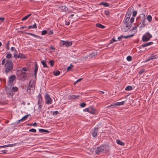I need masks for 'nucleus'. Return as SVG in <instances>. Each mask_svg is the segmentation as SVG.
I'll return each mask as SVG.
<instances>
[{
    "label": "nucleus",
    "instance_id": "nucleus-1",
    "mask_svg": "<svg viewBox=\"0 0 158 158\" xmlns=\"http://www.w3.org/2000/svg\"><path fill=\"white\" fill-rule=\"evenodd\" d=\"M13 68V63L12 60L7 59L4 65V72L7 73L12 71Z\"/></svg>",
    "mask_w": 158,
    "mask_h": 158
},
{
    "label": "nucleus",
    "instance_id": "nucleus-2",
    "mask_svg": "<svg viewBox=\"0 0 158 158\" xmlns=\"http://www.w3.org/2000/svg\"><path fill=\"white\" fill-rule=\"evenodd\" d=\"M108 148V146L107 145H102L96 148L95 153L97 155H99L102 152H107L109 151Z\"/></svg>",
    "mask_w": 158,
    "mask_h": 158
},
{
    "label": "nucleus",
    "instance_id": "nucleus-3",
    "mask_svg": "<svg viewBox=\"0 0 158 158\" xmlns=\"http://www.w3.org/2000/svg\"><path fill=\"white\" fill-rule=\"evenodd\" d=\"M134 18L132 17L130 19V21L127 22V25L128 26V27L127 26V25L126 24H124V25L122 28V30L123 32H127L130 29L132 26V23L134 21Z\"/></svg>",
    "mask_w": 158,
    "mask_h": 158
},
{
    "label": "nucleus",
    "instance_id": "nucleus-4",
    "mask_svg": "<svg viewBox=\"0 0 158 158\" xmlns=\"http://www.w3.org/2000/svg\"><path fill=\"white\" fill-rule=\"evenodd\" d=\"M136 20L140 22H142V24L140 27H144L145 26L146 21L145 18V15L144 14L142 13L140 14L139 16L137 18Z\"/></svg>",
    "mask_w": 158,
    "mask_h": 158
},
{
    "label": "nucleus",
    "instance_id": "nucleus-5",
    "mask_svg": "<svg viewBox=\"0 0 158 158\" xmlns=\"http://www.w3.org/2000/svg\"><path fill=\"white\" fill-rule=\"evenodd\" d=\"M31 81H30L27 89V92L29 94L33 93L35 88L34 82H33L32 83H31Z\"/></svg>",
    "mask_w": 158,
    "mask_h": 158
},
{
    "label": "nucleus",
    "instance_id": "nucleus-6",
    "mask_svg": "<svg viewBox=\"0 0 158 158\" xmlns=\"http://www.w3.org/2000/svg\"><path fill=\"white\" fill-rule=\"evenodd\" d=\"M152 37V35L149 32H147L143 36L142 40L143 42H146L149 41Z\"/></svg>",
    "mask_w": 158,
    "mask_h": 158
},
{
    "label": "nucleus",
    "instance_id": "nucleus-7",
    "mask_svg": "<svg viewBox=\"0 0 158 158\" xmlns=\"http://www.w3.org/2000/svg\"><path fill=\"white\" fill-rule=\"evenodd\" d=\"M6 92L8 97L10 98H12L13 95L14 94V93L12 92V90L10 88H9L7 89L6 90Z\"/></svg>",
    "mask_w": 158,
    "mask_h": 158
},
{
    "label": "nucleus",
    "instance_id": "nucleus-8",
    "mask_svg": "<svg viewBox=\"0 0 158 158\" xmlns=\"http://www.w3.org/2000/svg\"><path fill=\"white\" fill-rule=\"evenodd\" d=\"M18 76L19 77L20 79L25 78L26 77V73L24 72H22L20 71L18 73Z\"/></svg>",
    "mask_w": 158,
    "mask_h": 158
},
{
    "label": "nucleus",
    "instance_id": "nucleus-9",
    "mask_svg": "<svg viewBox=\"0 0 158 158\" xmlns=\"http://www.w3.org/2000/svg\"><path fill=\"white\" fill-rule=\"evenodd\" d=\"M134 9L133 7H130L128 9V11L127 12L126 14L125 15L126 17H130L132 12L133 11Z\"/></svg>",
    "mask_w": 158,
    "mask_h": 158
},
{
    "label": "nucleus",
    "instance_id": "nucleus-10",
    "mask_svg": "<svg viewBox=\"0 0 158 158\" xmlns=\"http://www.w3.org/2000/svg\"><path fill=\"white\" fill-rule=\"evenodd\" d=\"M157 55H154L153 54H152L151 55L150 57L147 60H146L145 61H144V62H147L151 60L156 59L157 58H158V56H157Z\"/></svg>",
    "mask_w": 158,
    "mask_h": 158
},
{
    "label": "nucleus",
    "instance_id": "nucleus-11",
    "mask_svg": "<svg viewBox=\"0 0 158 158\" xmlns=\"http://www.w3.org/2000/svg\"><path fill=\"white\" fill-rule=\"evenodd\" d=\"M16 77L15 75H12L9 77V83L12 84L14 80L16 79Z\"/></svg>",
    "mask_w": 158,
    "mask_h": 158
},
{
    "label": "nucleus",
    "instance_id": "nucleus-12",
    "mask_svg": "<svg viewBox=\"0 0 158 158\" xmlns=\"http://www.w3.org/2000/svg\"><path fill=\"white\" fill-rule=\"evenodd\" d=\"M80 95H70L68 97L69 100L76 99H79L78 97H80Z\"/></svg>",
    "mask_w": 158,
    "mask_h": 158
},
{
    "label": "nucleus",
    "instance_id": "nucleus-13",
    "mask_svg": "<svg viewBox=\"0 0 158 158\" xmlns=\"http://www.w3.org/2000/svg\"><path fill=\"white\" fill-rule=\"evenodd\" d=\"M96 112V109L93 106H91L89 107V113L94 114Z\"/></svg>",
    "mask_w": 158,
    "mask_h": 158
},
{
    "label": "nucleus",
    "instance_id": "nucleus-14",
    "mask_svg": "<svg viewBox=\"0 0 158 158\" xmlns=\"http://www.w3.org/2000/svg\"><path fill=\"white\" fill-rule=\"evenodd\" d=\"M62 43L63 46H65L66 47L70 46L72 44L71 42L69 41H62Z\"/></svg>",
    "mask_w": 158,
    "mask_h": 158
},
{
    "label": "nucleus",
    "instance_id": "nucleus-15",
    "mask_svg": "<svg viewBox=\"0 0 158 158\" xmlns=\"http://www.w3.org/2000/svg\"><path fill=\"white\" fill-rule=\"evenodd\" d=\"M58 9L60 11L62 12L66 11L67 10V7L64 6H61L59 7Z\"/></svg>",
    "mask_w": 158,
    "mask_h": 158
},
{
    "label": "nucleus",
    "instance_id": "nucleus-16",
    "mask_svg": "<svg viewBox=\"0 0 158 158\" xmlns=\"http://www.w3.org/2000/svg\"><path fill=\"white\" fill-rule=\"evenodd\" d=\"M31 116V115L30 114H27L24 116L20 120H18L17 122H16V123L17 124H18L20 122H23L24 121H25L27 117L29 116Z\"/></svg>",
    "mask_w": 158,
    "mask_h": 158
},
{
    "label": "nucleus",
    "instance_id": "nucleus-17",
    "mask_svg": "<svg viewBox=\"0 0 158 158\" xmlns=\"http://www.w3.org/2000/svg\"><path fill=\"white\" fill-rule=\"evenodd\" d=\"M98 128H94L93 130V132L92 133L93 136L94 137H95L97 136V133L98 132Z\"/></svg>",
    "mask_w": 158,
    "mask_h": 158
},
{
    "label": "nucleus",
    "instance_id": "nucleus-18",
    "mask_svg": "<svg viewBox=\"0 0 158 158\" xmlns=\"http://www.w3.org/2000/svg\"><path fill=\"white\" fill-rule=\"evenodd\" d=\"M153 43L152 42H150L145 44H142L140 46L139 48H144L147 46H148L151 45L152 44H153Z\"/></svg>",
    "mask_w": 158,
    "mask_h": 158
},
{
    "label": "nucleus",
    "instance_id": "nucleus-19",
    "mask_svg": "<svg viewBox=\"0 0 158 158\" xmlns=\"http://www.w3.org/2000/svg\"><path fill=\"white\" fill-rule=\"evenodd\" d=\"M134 34H132L131 35H127V36H124L122 35L118 37V40L120 41V40H121L122 39L124 38L126 39V38H129L130 37H132L133 36H134Z\"/></svg>",
    "mask_w": 158,
    "mask_h": 158
},
{
    "label": "nucleus",
    "instance_id": "nucleus-20",
    "mask_svg": "<svg viewBox=\"0 0 158 158\" xmlns=\"http://www.w3.org/2000/svg\"><path fill=\"white\" fill-rule=\"evenodd\" d=\"M124 103V101H122L120 102H117L115 103L114 104H111L110 105L108 106V107H110L112 106H120L123 105Z\"/></svg>",
    "mask_w": 158,
    "mask_h": 158
},
{
    "label": "nucleus",
    "instance_id": "nucleus-21",
    "mask_svg": "<svg viewBox=\"0 0 158 158\" xmlns=\"http://www.w3.org/2000/svg\"><path fill=\"white\" fill-rule=\"evenodd\" d=\"M37 98H38V103H43V99L41 94H39Z\"/></svg>",
    "mask_w": 158,
    "mask_h": 158
},
{
    "label": "nucleus",
    "instance_id": "nucleus-22",
    "mask_svg": "<svg viewBox=\"0 0 158 158\" xmlns=\"http://www.w3.org/2000/svg\"><path fill=\"white\" fill-rule=\"evenodd\" d=\"M45 99H46V103L48 104H49V95L48 94H46Z\"/></svg>",
    "mask_w": 158,
    "mask_h": 158
},
{
    "label": "nucleus",
    "instance_id": "nucleus-23",
    "mask_svg": "<svg viewBox=\"0 0 158 158\" xmlns=\"http://www.w3.org/2000/svg\"><path fill=\"white\" fill-rule=\"evenodd\" d=\"M38 70V67L37 64L35 63L34 65V74L36 78L37 76V73Z\"/></svg>",
    "mask_w": 158,
    "mask_h": 158
},
{
    "label": "nucleus",
    "instance_id": "nucleus-24",
    "mask_svg": "<svg viewBox=\"0 0 158 158\" xmlns=\"http://www.w3.org/2000/svg\"><path fill=\"white\" fill-rule=\"evenodd\" d=\"M10 88H11L12 90V92L14 93L15 92L18 91L19 90L18 88L16 86H13L12 87H10Z\"/></svg>",
    "mask_w": 158,
    "mask_h": 158
},
{
    "label": "nucleus",
    "instance_id": "nucleus-25",
    "mask_svg": "<svg viewBox=\"0 0 158 158\" xmlns=\"http://www.w3.org/2000/svg\"><path fill=\"white\" fill-rule=\"evenodd\" d=\"M130 18V17H126V16H125L123 21V23L124 24H126L127 25V22H129ZM127 27H128V26H127Z\"/></svg>",
    "mask_w": 158,
    "mask_h": 158
},
{
    "label": "nucleus",
    "instance_id": "nucleus-26",
    "mask_svg": "<svg viewBox=\"0 0 158 158\" xmlns=\"http://www.w3.org/2000/svg\"><path fill=\"white\" fill-rule=\"evenodd\" d=\"M39 131L40 132L42 133H49V132L48 130L42 129H40L39 130Z\"/></svg>",
    "mask_w": 158,
    "mask_h": 158
},
{
    "label": "nucleus",
    "instance_id": "nucleus-27",
    "mask_svg": "<svg viewBox=\"0 0 158 158\" xmlns=\"http://www.w3.org/2000/svg\"><path fill=\"white\" fill-rule=\"evenodd\" d=\"M116 141L117 143L119 145L121 146H123L124 145V143L119 139H117Z\"/></svg>",
    "mask_w": 158,
    "mask_h": 158
},
{
    "label": "nucleus",
    "instance_id": "nucleus-28",
    "mask_svg": "<svg viewBox=\"0 0 158 158\" xmlns=\"http://www.w3.org/2000/svg\"><path fill=\"white\" fill-rule=\"evenodd\" d=\"M96 26L97 27L102 29L104 28L105 27V26L99 23L96 24Z\"/></svg>",
    "mask_w": 158,
    "mask_h": 158
},
{
    "label": "nucleus",
    "instance_id": "nucleus-29",
    "mask_svg": "<svg viewBox=\"0 0 158 158\" xmlns=\"http://www.w3.org/2000/svg\"><path fill=\"white\" fill-rule=\"evenodd\" d=\"M18 58L24 59L26 58V56L24 54L19 53L18 56Z\"/></svg>",
    "mask_w": 158,
    "mask_h": 158
},
{
    "label": "nucleus",
    "instance_id": "nucleus-30",
    "mask_svg": "<svg viewBox=\"0 0 158 158\" xmlns=\"http://www.w3.org/2000/svg\"><path fill=\"white\" fill-rule=\"evenodd\" d=\"M31 14H30L28 15H27L26 16H25V17H23L22 19V21H25L26 20H27L29 17L31 16Z\"/></svg>",
    "mask_w": 158,
    "mask_h": 158
},
{
    "label": "nucleus",
    "instance_id": "nucleus-31",
    "mask_svg": "<svg viewBox=\"0 0 158 158\" xmlns=\"http://www.w3.org/2000/svg\"><path fill=\"white\" fill-rule=\"evenodd\" d=\"M53 74L55 76L59 75L60 74V72L59 70H55L53 72Z\"/></svg>",
    "mask_w": 158,
    "mask_h": 158
},
{
    "label": "nucleus",
    "instance_id": "nucleus-32",
    "mask_svg": "<svg viewBox=\"0 0 158 158\" xmlns=\"http://www.w3.org/2000/svg\"><path fill=\"white\" fill-rule=\"evenodd\" d=\"M41 63L43 65L44 67L48 68V66L47 65L46 61L44 60L41 61Z\"/></svg>",
    "mask_w": 158,
    "mask_h": 158
},
{
    "label": "nucleus",
    "instance_id": "nucleus-33",
    "mask_svg": "<svg viewBox=\"0 0 158 158\" xmlns=\"http://www.w3.org/2000/svg\"><path fill=\"white\" fill-rule=\"evenodd\" d=\"M10 44V41H8L7 42L6 45V48L7 50H9L10 49L9 45Z\"/></svg>",
    "mask_w": 158,
    "mask_h": 158
},
{
    "label": "nucleus",
    "instance_id": "nucleus-34",
    "mask_svg": "<svg viewBox=\"0 0 158 158\" xmlns=\"http://www.w3.org/2000/svg\"><path fill=\"white\" fill-rule=\"evenodd\" d=\"M132 88L131 86H128L126 87L125 89V90L126 91H130L132 90Z\"/></svg>",
    "mask_w": 158,
    "mask_h": 158
},
{
    "label": "nucleus",
    "instance_id": "nucleus-35",
    "mask_svg": "<svg viewBox=\"0 0 158 158\" xmlns=\"http://www.w3.org/2000/svg\"><path fill=\"white\" fill-rule=\"evenodd\" d=\"M6 57L7 59L10 58L12 56V55L8 52H7L6 53Z\"/></svg>",
    "mask_w": 158,
    "mask_h": 158
},
{
    "label": "nucleus",
    "instance_id": "nucleus-36",
    "mask_svg": "<svg viewBox=\"0 0 158 158\" xmlns=\"http://www.w3.org/2000/svg\"><path fill=\"white\" fill-rule=\"evenodd\" d=\"M152 17L151 15H149L147 16V19L149 22H151L152 21Z\"/></svg>",
    "mask_w": 158,
    "mask_h": 158
},
{
    "label": "nucleus",
    "instance_id": "nucleus-37",
    "mask_svg": "<svg viewBox=\"0 0 158 158\" xmlns=\"http://www.w3.org/2000/svg\"><path fill=\"white\" fill-rule=\"evenodd\" d=\"M96 55V54L95 53H93L90 54L89 56V57L90 58H92L95 56V55Z\"/></svg>",
    "mask_w": 158,
    "mask_h": 158
},
{
    "label": "nucleus",
    "instance_id": "nucleus-38",
    "mask_svg": "<svg viewBox=\"0 0 158 158\" xmlns=\"http://www.w3.org/2000/svg\"><path fill=\"white\" fill-rule=\"evenodd\" d=\"M101 4L102 5L105 6H109V4L106 2H102L101 3Z\"/></svg>",
    "mask_w": 158,
    "mask_h": 158
},
{
    "label": "nucleus",
    "instance_id": "nucleus-39",
    "mask_svg": "<svg viewBox=\"0 0 158 158\" xmlns=\"http://www.w3.org/2000/svg\"><path fill=\"white\" fill-rule=\"evenodd\" d=\"M42 103H38V108L39 110L41 111L42 109Z\"/></svg>",
    "mask_w": 158,
    "mask_h": 158
},
{
    "label": "nucleus",
    "instance_id": "nucleus-40",
    "mask_svg": "<svg viewBox=\"0 0 158 158\" xmlns=\"http://www.w3.org/2000/svg\"><path fill=\"white\" fill-rule=\"evenodd\" d=\"M29 132H34V133H35V132H36V130L35 129L32 128V129H30L29 130Z\"/></svg>",
    "mask_w": 158,
    "mask_h": 158
},
{
    "label": "nucleus",
    "instance_id": "nucleus-41",
    "mask_svg": "<svg viewBox=\"0 0 158 158\" xmlns=\"http://www.w3.org/2000/svg\"><path fill=\"white\" fill-rule=\"evenodd\" d=\"M73 65L72 64H70V65L68 67V68L67 69V70L69 71V70H70L71 69L73 68Z\"/></svg>",
    "mask_w": 158,
    "mask_h": 158
},
{
    "label": "nucleus",
    "instance_id": "nucleus-42",
    "mask_svg": "<svg viewBox=\"0 0 158 158\" xmlns=\"http://www.w3.org/2000/svg\"><path fill=\"white\" fill-rule=\"evenodd\" d=\"M127 60L128 61H130L132 60V57L131 56H129L127 57Z\"/></svg>",
    "mask_w": 158,
    "mask_h": 158
},
{
    "label": "nucleus",
    "instance_id": "nucleus-43",
    "mask_svg": "<svg viewBox=\"0 0 158 158\" xmlns=\"http://www.w3.org/2000/svg\"><path fill=\"white\" fill-rule=\"evenodd\" d=\"M86 104L85 103H82L80 104V106L81 107H84L86 106Z\"/></svg>",
    "mask_w": 158,
    "mask_h": 158
},
{
    "label": "nucleus",
    "instance_id": "nucleus-44",
    "mask_svg": "<svg viewBox=\"0 0 158 158\" xmlns=\"http://www.w3.org/2000/svg\"><path fill=\"white\" fill-rule=\"evenodd\" d=\"M133 12L132 16L135 17L136 16L137 14V11H133Z\"/></svg>",
    "mask_w": 158,
    "mask_h": 158
},
{
    "label": "nucleus",
    "instance_id": "nucleus-45",
    "mask_svg": "<svg viewBox=\"0 0 158 158\" xmlns=\"http://www.w3.org/2000/svg\"><path fill=\"white\" fill-rule=\"evenodd\" d=\"M144 71V69H143L141 70L139 72V74L140 75H142Z\"/></svg>",
    "mask_w": 158,
    "mask_h": 158
},
{
    "label": "nucleus",
    "instance_id": "nucleus-46",
    "mask_svg": "<svg viewBox=\"0 0 158 158\" xmlns=\"http://www.w3.org/2000/svg\"><path fill=\"white\" fill-rule=\"evenodd\" d=\"M54 63V61L53 60H50V65L53 66Z\"/></svg>",
    "mask_w": 158,
    "mask_h": 158
},
{
    "label": "nucleus",
    "instance_id": "nucleus-47",
    "mask_svg": "<svg viewBox=\"0 0 158 158\" xmlns=\"http://www.w3.org/2000/svg\"><path fill=\"white\" fill-rule=\"evenodd\" d=\"M105 14L109 16L110 14V12L109 11L106 10L104 12Z\"/></svg>",
    "mask_w": 158,
    "mask_h": 158
},
{
    "label": "nucleus",
    "instance_id": "nucleus-48",
    "mask_svg": "<svg viewBox=\"0 0 158 158\" xmlns=\"http://www.w3.org/2000/svg\"><path fill=\"white\" fill-rule=\"evenodd\" d=\"M47 33V30H44L42 31L41 33V35H44Z\"/></svg>",
    "mask_w": 158,
    "mask_h": 158
},
{
    "label": "nucleus",
    "instance_id": "nucleus-49",
    "mask_svg": "<svg viewBox=\"0 0 158 158\" xmlns=\"http://www.w3.org/2000/svg\"><path fill=\"white\" fill-rule=\"evenodd\" d=\"M117 41V40H115V38H113L110 41V44H112L114 42H116Z\"/></svg>",
    "mask_w": 158,
    "mask_h": 158
},
{
    "label": "nucleus",
    "instance_id": "nucleus-50",
    "mask_svg": "<svg viewBox=\"0 0 158 158\" xmlns=\"http://www.w3.org/2000/svg\"><path fill=\"white\" fill-rule=\"evenodd\" d=\"M27 69L26 68L23 67L20 70V71H22V72L26 71H27Z\"/></svg>",
    "mask_w": 158,
    "mask_h": 158
},
{
    "label": "nucleus",
    "instance_id": "nucleus-51",
    "mask_svg": "<svg viewBox=\"0 0 158 158\" xmlns=\"http://www.w3.org/2000/svg\"><path fill=\"white\" fill-rule=\"evenodd\" d=\"M59 113V112L58 111H56L53 112L52 114L54 115H56Z\"/></svg>",
    "mask_w": 158,
    "mask_h": 158
},
{
    "label": "nucleus",
    "instance_id": "nucleus-52",
    "mask_svg": "<svg viewBox=\"0 0 158 158\" xmlns=\"http://www.w3.org/2000/svg\"><path fill=\"white\" fill-rule=\"evenodd\" d=\"M6 59L5 58H4L2 60V63H1V64L2 65H5V64L6 63V61H5Z\"/></svg>",
    "mask_w": 158,
    "mask_h": 158
},
{
    "label": "nucleus",
    "instance_id": "nucleus-53",
    "mask_svg": "<svg viewBox=\"0 0 158 158\" xmlns=\"http://www.w3.org/2000/svg\"><path fill=\"white\" fill-rule=\"evenodd\" d=\"M137 28V26H134L132 28L131 30V31L136 30Z\"/></svg>",
    "mask_w": 158,
    "mask_h": 158
},
{
    "label": "nucleus",
    "instance_id": "nucleus-54",
    "mask_svg": "<svg viewBox=\"0 0 158 158\" xmlns=\"http://www.w3.org/2000/svg\"><path fill=\"white\" fill-rule=\"evenodd\" d=\"M0 20L2 22H3L5 20V18L4 17H0Z\"/></svg>",
    "mask_w": 158,
    "mask_h": 158
},
{
    "label": "nucleus",
    "instance_id": "nucleus-55",
    "mask_svg": "<svg viewBox=\"0 0 158 158\" xmlns=\"http://www.w3.org/2000/svg\"><path fill=\"white\" fill-rule=\"evenodd\" d=\"M37 28L36 24L35 23L32 26V28Z\"/></svg>",
    "mask_w": 158,
    "mask_h": 158
},
{
    "label": "nucleus",
    "instance_id": "nucleus-56",
    "mask_svg": "<svg viewBox=\"0 0 158 158\" xmlns=\"http://www.w3.org/2000/svg\"><path fill=\"white\" fill-rule=\"evenodd\" d=\"M10 50L11 51H16V50L15 48L14 47H12L11 48Z\"/></svg>",
    "mask_w": 158,
    "mask_h": 158
},
{
    "label": "nucleus",
    "instance_id": "nucleus-57",
    "mask_svg": "<svg viewBox=\"0 0 158 158\" xmlns=\"http://www.w3.org/2000/svg\"><path fill=\"white\" fill-rule=\"evenodd\" d=\"M55 49V48L52 46H51V47H50V50H53V51L52 52H53L54 51Z\"/></svg>",
    "mask_w": 158,
    "mask_h": 158
},
{
    "label": "nucleus",
    "instance_id": "nucleus-58",
    "mask_svg": "<svg viewBox=\"0 0 158 158\" xmlns=\"http://www.w3.org/2000/svg\"><path fill=\"white\" fill-rule=\"evenodd\" d=\"M1 152H2L0 153L1 154H5L6 153V151L5 150H2Z\"/></svg>",
    "mask_w": 158,
    "mask_h": 158
},
{
    "label": "nucleus",
    "instance_id": "nucleus-59",
    "mask_svg": "<svg viewBox=\"0 0 158 158\" xmlns=\"http://www.w3.org/2000/svg\"><path fill=\"white\" fill-rule=\"evenodd\" d=\"M65 24L66 25H67V26H68L69 25V24H70V22H69V21L68 22H67L66 21H65Z\"/></svg>",
    "mask_w": 158,
    "mask_h": 158
},
{
    "label": "nucleus",
    "instance_id": "nucleus-60",
    "mask_svg": "<svg viewBox=\"0 0 158 158\" xmlns=\"http://www.w3.org/2000/svg\"><path fill=\"white\" fill-rule=\"evenodd\" d=\"M7 145V147H13L15 145L14 144H8Z\"/></svg>",
    "mask_w": 158,
    "mask_h": 158
},
{
    "label": "nucleus",
    "instance_id": "nucleus-61",
    "mask_svg": "<svg viewBox=\"0 0 158 158\" xmlns=\"http://www.w3.org/2000/svg\"><path fill=\"white\" fill-rule=\"evenodd\" d=\"M83 111L85 112H89V108L84 109L83 110Z\"/></svg>",
    "mask_w": 158,
    "mask_h": 158
},
{
    "label": "nucleus",
    "instance_id": "nucleus-62",
    "mask_svg": "<svg viewBox=\"0 0 158 158\" xmlns=\"http://www.w3.org/2000/svg\"><path fill=\"white\" fill-rule=\"evenodd\" d=\"M32 36H33L34 37H35V38H39L40 37V36H39L35 34H33Z\"/></svg>",
    "mask_w": 158,
    "mask_h": 158
},
{
    "label": "nucleus",
    "instance_id": "nucleus-63",
    "mask_svg": "<svg viewBox=\"0 0 158 158\" xmlns=\"http://www.w3.org/2000/svg\"><path fill=\"white\" fill-rule=\"evenodd\" d=\"M141 23L139 21V22L135 26H137V28L141 24Z\"/></svg>",
    "mask_w": 158,
    "mask_h": 158
},
{
    "label": "nucleus",
    "instance_id": "nucleus-64",
    "mask_svg": "<svg viewBox=\"0 0 158 158\" xmlns=\"http://www.w3.org/2000/svg\"><path fill=\"white\" fill-rule=\"evenodd\" d=\"M141 23L139 21V22L135 26H137V28L141 24Z\"/></svg>",
    "mask_w": 158,
    "mask_h": 158
}]
</instances>
